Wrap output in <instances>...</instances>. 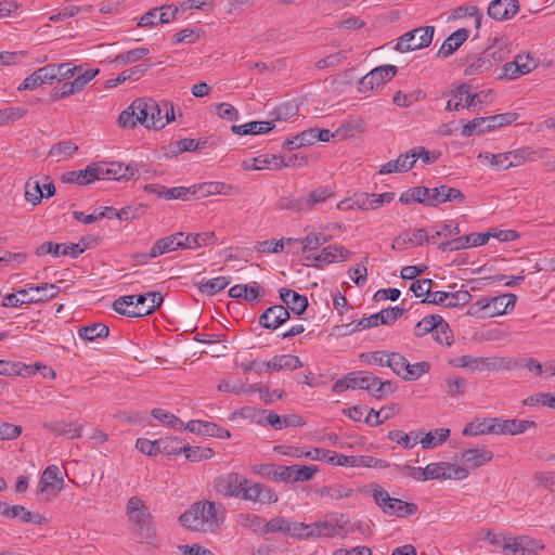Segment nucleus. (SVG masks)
I'll list each match as a JSON object with an SVG mask.
<instances>
[{
  "mask_svg": "<svg viewBox=\"0 0 555 555\" xmlns=\"http://www.w3.org/2000/svg\"><path fill=\"white\" fill-rule=\"evenodd\" d=\"M225 518V507L214 501H198L184 511L179 520L183 527L191 531L215 533Z\"/></svg>",
  "mask_w": 555,
  "mask_h": 555,
  "instance_id": "nucleus-1",
  "label": "nucleus"
},
{
  "mask_svg": "<svg viewBox=\"0 0 555 555\" xmlns=\"http://www.w3.org/2000/svg\"><path fill=\"white\" fill-rule=\"evenodd\" d=\"M126 515L138 541L156 547L157 532L153 526V515L145 502L137 495L131 496L126 504Z\"/></svg>",
  "mask_w": 555,
  "mask_h": 555,
  "instance_id": "nucleus-2",
  "label": "nucleus"
},
{
  "mask_svg": "<svg viewBox=\"0 0 555 555\" xmlns=\"http://www.w3.org/2000/svg\"><path fill=\"white\" fill-rule=\"evenodd\" d=\"M164 298L158 292H149L140 295H128L117 298L113 302L115 312L129 318L145 317L158 309Z\"/></svg>",
  "mask_w": 555,
  "mask_h": 555,
  "instance_id": "nucleus-3",
  "label": "nucleus"
},
{
  "mask_svg": "<svg viewBox=\"0 0 555 555\" xmlns=\"http://www.w3.org/2000/svg\"><path fill=\"white\" fill-rule=\"evenodd\" d=\"M516 301L517 296L512 293L481 298L469 306L467 314L477 319L502 315L511 311L515 307Z\"/></svg>",
  "mask_w": 555,
  "mask_h": 555,
  "instance_id": "nucleus-4",
  "label": "nucleus"
},
{
  "mask_svg": "<svg viewBox=\"0 0 555 555\" xmlns=\"http://www.w3.org/2000/svg\"><path fill=\"white\" fill-rule=\"evenodd\" d=\"M449 363L454 367H463L469 369L475 372H491V371H500V370H512L516 367V362L511 358H500V357H478L474 358L472 356H461L454 358L449 361Z\"/></svg>",
  "mask_w": 555,
  "mask_h": 555,
  "instance_id": "nucleus-5",
  "label": "nucleus"
},
{
  "mask_svg": "<svg viewBox=\"0 0 555 555\" xmlns=\"http://www.w3.org/2000/svg\"><path fill=\"white\" fill-rule=\"evenodd\" d=\"M404 312L403 308L399 307H389L387 309H383L378 313L372 314L370 317H364L356 322L350 324H345L339 326V328L345 330L343 335L351 334L353 332L363 331L366 328L376 327L378 325H391L393 324Z\"/></svg>",
  "mask_w": 555,
  "mask_h": 555,
  "instance_id": "nucleus-6",
  "label": "nucleus"
},
{
  "mask_svg": "<svg viewBox=\"0 0 555 555\" xmlns=\"http://www.w3.org/2000/svg\"><path fill=\"white\" fill-rule=\"evenodd\" d=\"M492 94V90H483L479 93L472 94L470 86L468 83H461L454 89L450 90V95L453 100H449L446 105V111H459L461 108L475 107L478 104L487 103Z\"/></svg>",
  "mask_w": 555,
  "mask_h": 555,
  "instance_id": "nucleus-7",
  "label": "nucleus"
},
{
  "mask_svg": "<svg viewBox=\"0 0 555 555\" xmlns=\"http://www.w3.org/2000/svg\"><path fill=\"white\" fill-rule=\"evenodd\" d=\"M518 117V113L508 112L488 117L474 118L463 126L461 134L463 137H472L476 133L491 131L499 127L511 125L512 122L516 121Z\"/></svg>",
  "mask_w": 555,
  "mask_h": 555,
  "instance_id": "nucleus-8",
  "label": "nucleus"
},
{
  "mask_svg": "<svg viewBox=\"0 0 555 555\" xmlns=\"http://www.w3.org/2000/svg\"><path fill=\"white\" fill-rule=\"evenodd\" d=\"M373 498L382 511L390 516L403 518L414 515L418 511V506L415 503L391 498L389 493L380 486H376L374 488Z\"/></svg>",
  "mask_w": 555,
  "mask_h": 555,
  "instance_id": "nucleus-9",
  "label": "nucleus"
},
{
  "mask_svg": "<svg viewBox=\"0 0 555 555\" xmlns=\"http://www.w3.org/2000/svg\"><path fill=\"white\" fill-rule=\"evenodd\" d=\"M431 333L435 340L439 344L451 346L452 334L448 323L438 314H431L423 318L414 326V336L423 337Z\"/></svg>",
  "mask_w": 555,
  "mask_h": 555,
  "instance_id": "nucleus-10",
  "label": "nucleus"
},
{
  "mask_svg": "<svg viewBox=\"0 0 555 555\" xmlns=\"http://www.w3.org/2000/svg\"><path fill=\"white\" fill-rule=\"evenodd\" d=\"M434 33V26L415 28L398 38L395 49L399 52H410L427 48L433 41Z\"/></svg>",
  "mask_w": 555,
  "mask_h": 555,
  "instance_id": "nucleus-11",
  "label": "nucleus"
},
{
  "mask_svg": "<svg viewBox=\"0 0 555 555\" xmlns=\"http://www.w3.org/2000/svg\"><path fill=\"white\" fill-rule=\"evenodd\" d=\"M341 526H334L330 521L319 520L312 524H305L295 521V526L293 527V537L300 539H314V538H332L338 533V529H341Z\"/></svg>",
  "mask_w": 555,
  "mask_h": 555,
  "instance_id": "nucleus-12",
  "label": "nucleus"
},
{
  "mask_svg": "<svg viewBox=\"0 0 555 555\" xmlns=\"http://www.w3.org/2000/svg\"><path fill=\"white\" fill-rule=\"evenodd\" d=\"M468 469L447 462L430 463L424 467V481L430 479L462 480L468 477Z\"/></svg>",
  "mask_w": 555,
  "mask_h": 555,
  "instance_id": "nucleus-13",
  "label": "nucleus"
},
{
  "mask_svg": "<svg viewBox=\"0 0 555 555\" xmlns=\"http://www.w3.org/2000/svg\"><path fill=\"white\" fill-rule=\"evenodd\" d=\"M94 169L98 180L129 181L138 172L137 167L119 162L95 164Z\"/></svg>",
  "mask_w": 555,
  "mask_h": 555,
  "instance_id": "nucleus-14",
  "label": "nucleus"
},
{
  "mask_svg": "<svg viewBox=\"0 0 555 555\" xmlns=\"http://www.w3.org/2000/svg\"><path fill=\"white\" fill-rule=\"evenodd\" d=\"M240 499L264 505L275 503L278 494L273 488L261 482L250 483L246 478V486L242 487Z\"/></svg>",
  "mask_w": 555,
  "mask_h": 555,
  "instance_id": "nucleus-15",
  "label": "nucleus"
},
{
  "mask_svg": "<svg viewBox=\"0 0 555 555\" xmlns=\"http://www.w3.org/2000/svg\"><path fill=\"white\" fill-rule=\"evenodd\" d=\"M397 72L398 68L395 65H382L372 69L360 79L359 91L367 92L373 90L375 87L390 81Z\"/></svg>",
  "mask_w": 555,
  "mask_h": 555,
  "instance_id": "nucleus-16",
  "label": "nucleus"
},
{
  "mask_svg": "<svg viewBox=\"0 0 555 555\" xmlns=\"http://www.w3.org/2000/svg\"><path fill=\"white\" fill-rule=\"evenodd\" d=\"M244 486H246V478L237 473L221 475L214 481L215 490L223 496L240 499Z\"/></svg>",
  "mask_w": 555,
  "mask_h": 555,
  "instance_id": "nucleus-17",
  "label": "nucleus"
},
{
  "mask_svg": "<svg viewBox=\"0 0 555 555\" xmlns=\"http://www.w3.org/2000/svg\"><path fill=\"white\" fill-rule=\"evenodd\" d=\"M279 475V481L283 482H304L312 479V477L319 472L318 466L307 465H281Z\"/></svg>",
  "mask_w": 555,
  "mask_h": 555,
  "instance_id": "nucleus-18",
  "label": "nucleus"
},
{
  "mask_svg": "<svg viewBox=\"0 0 555 555\" xmlns=\"http://www.w3.org/2000/svg\"><path fill=\"white\" fill-rule=\"evenodd\" d=\"M289 319V311L282 305H274L259 317V324L268 330H276Z\"/></svg>",
  "mask_w": 555,
  "mask_h": 555,
  "instance_id": "nucleus-19",
  "label": "nucleus"
},
{
  "mask_svg": "<svg viewBox=\"0 0 555 555\" xmlns=\"http://www.w3.org/2000/svg\"><path fill=\"white\" fill-rule=\"evenodd\" d=\"M183 232H178L162 238H158L150 249V256L158 257L167 253L177 250L179 248L184 249L186 242H183Z\"/></svg>",
  "mask_w": 555,
  "mask_h": 555,
  "instance_id": "nucleus-20",
  "label": "nucleus"
},
{
  "mask_svg": "<svg viewBox=\"0 0 555 555\" xmlns=\"http://www.w3.org/2000/svg\"><path fill=\"white\" fill-rule=\"evenodd\" d=\"M519 10L517 0H493L489 3L488 15L495 21L512 18Z\"/></svg>",
  "mask_w": 555,
  "mask_h": 555,
  "instance_id": "nucleus-21",
  "label": "nucleus"
},
{
  "mask_svg": "<svg viewBox=\"0 0 555 555\" xmlns=\"http://www.w3.org/2000/svg\"><path fill=\"white\" fill-rule=\"evenodd\" d=\"M273 450L280 454L293 456V457H308L314 461H330L328 456H333L330 453V450L314 448L308 452H305L301 448L298 447H286V446H275Z\"/></svg>",
  "mask_w": 555,
  "mask_h": 555,
  "instance_id": "nucleus-22",
  "label": "nucleus"
},
{
  "mask_svg": "<svg viewBox=\"0 0 555 555\" xmlns=\"http://www.w3.org/2000/svg\"><path fill=\"white\" fill-rule=\"evenodd\" d=\"M53 64L40 67L28 77L25 78L23 83L18 87V90H34L43 83H53Z\"/></svg>",
  "mask_w": 555,
  "mask_h": 555,
  "instance_id": "nucleus-23",
  "label": "nucleus"
},
{
  "mask_svg": "<svg viewBox=\"0 0 555 555\" xmlns=\"http://www.w3.org/2000/svg\"><path fill=\"white\" fill-rule=\"evenodd\" d=\"M60 468L55 465L48 466L39 480V491L41 493L53 491L54 494L63 489L64 480L62 477H59Z\"/></svg>",
  "mask_w": 555,
  "mask_h": 555,
  "instance_id": "nucleus-24",
  "label": "nucleus"
},
{
  "mask_svg": "<svg viewBox=\"0 0 555 555\" xmlns=\"http://www.w3.org/2000/svg\"><path fill=\"white\" fill-rule=\"evenodd\" d=\"M43 428L49 430L55 436H63L69 439L81 437L82 425L78 423H67L65 421L47 422L43 424Z\"/></svg>",
  "mask_w": 555,
  "mask_h": 555,
  "instance_id": "nucleus-25",
  "label": "nucleus"
},
{
  "mask_svg": "<svg viewBox=\"0 0 555 555\" xmlns=\"http://www.w3.org/2000/svg\"><path fill=\"white\" fill-rule=\"evenodd\" d=\"M431 202L430 207H436L439 204L446 202H456L463 203L465 199L464 194L461 190L455 188H450L448 185H440L438 188L431 189Z\"/></svg>",
  "mask_w": 555,
  "mask_h": 555,
  "instance_id": "nucleus-26",
  "label": "nucleus"
},
{
  "mask_svg": "<svg viewBox=\"0 0 555 555\" xmlns=\"http://www.w3.org/2000/svg\"><path fill=\"white\" fill-rule=\"evenodd\" d=\"M281 300L297 315H301L308 308V298L289 288L279 291Z\"/></svg>",
  "mask_w": 555,
  "mask_h": 555,
  "instance_id": "nucleus-27",
  "label": "nucleus"
},
{
  "mask_svg": "<svg viewBox=\"0 0 555 555\" xmlns=\"http://www.w3.org/2000/svg\"><path fill=\"white\" fill-rule=\"evenodd\" d=\"M493 459V453L486 447L465 450L461 460L469 468H478Z\"/></svg>",
  "mask_w": 555,
  "mask_h": 555,
  "instance_id": "nucleus-28",
  "label": "nucleus"
},
{
  "mask_svg": "<svg viewBox=\"0 0 555 555\" xmlns=\"http://www.w3.org/2000/svg\"><path fill=\"white\" fill-rule=\"evenodd\" d=\"M468 36L469 30L466 28L455 30L443 41L437 56L449 57L467 40Z\"/></svg>",
  "mask_w": 555,
  "mask_h": 555,
  "instance_id": "nucleus-29",
  "label": "nucleus"
},
{
  "mask_svg": "<svg viewBox=\"0 0 555 555\" xmlns=\"http://www.w3.org/2000/svg\"><path fill=\"white\" fill-rule=\"evenodd\" d=\"M263 413H266L263 424L270 425L276 430L305 424L302 417L296 414L281 416L272 411H263Z\"/></svg>",
  "mask_w": 555,
  "mask_h": 555,
  "instance_id": "nucleus-30",
  "label": "nucleus"
},
{
  "mask_svg": "<svg viewBox=\"0 0 555 555\" xmlns=\"http://www.w3.org/2000/svg\"><path fill=\"white\" fill-rule=\"evenodd\" d=\"M266 371L280 372V371H294L302 366L301 361L297 356L282 354L275 356L271 360L263 363Z\"/></svg>",
  "mask_w": 555,
  "mask_h": 555,
  "instance_id": "nucleus-31",
  "label": "nucleus"
},
{
  "mask_svg": "<svg viewBox=\"0 0 555 555\" xmlns=\"http://www.w3.org/2000/svg\"><path fill=\"white\" fill-rule=\"evenodd\" d=\"M95 164H91L87 166L82 170L77 171H67L62 175L61 180L64 183H76L78 185H88L95 180H98V176L95 173Z\"/></svg>",
  "mask_w": 555,
  "mask_h": 555,
  "instance_id": "nucleus-32",
  "label": "nucleus"
},
{
  "mask_svg": "<svg viewBox=\"0 0 555 555\" xmlns=\"http://www.w3.org/2000/svg\"><path fill=\"white\" fill-rule=\"evenodd\" d=\"M415 164V158L413 159L411 156V152L400 154L397 159L389 160L385 165L380 167L378 170L379 175H388L392 172H406L409 171Z\"/></svg>",
  "mask_w": 555,
  "mask_h": 555,
  "instance_id": "nucleus-33",
  "label": "nucleus"
},
{
  "mask_svg": "<svg viewBox=\"0 0 555 555\" xmlns=\"http://www.w3.org/2000/svg\"><path fill=\"white\" fill-rule=\"evenodd\" d=\"M430 194H431V189H429V188H426V186L411 188V189L404 191L400 195L399 202L404 205H409V204L415 202V203H420V204H423L426 206H430V202H431Z\"/></svg>",
  "mask_w": 555,
  "mask_h": 555,
  "instance_id": "nucleus-34",
  "label": "nucleus"
},
{
  "mask_svg": "<svg viewBox=\"0 0 555 555\" xmlns=\"http://www.w3.org/2000/svg\"><path fill=\"white\" fill-rule=\"evenodd\" d=\"M168 111H171V102L154 100L153 111H150V129H163L168 124V119L164 118V114H168Z\"/></svg>",
  "mask_w": 555,
  "mask_h": 555,
  "instance_id": "nucleus-35",
  "label": "nucleus"
},
{
  "mask_svg": "<svg viewBox=\"0 0 555 555\" xmlns=\"http://www.w3.org/2000/svg\"><path fill=\"white\" fill-rule=\"evenodd\" d=\"M150 65L138 64L131 68L121 72L116 78L108 79L105 82V88H114L127 80H138L149 69Z\"/></svg>",
  "mask_w": 555,
  "mask_h": 555,
  "instance_id": "nucleus-36",
  "label": "nucleus"
},
{
  "mask_svg": "<svg viewBox=\"0 0 555 555\" xmlns=\"http://www.w3.org/2000/svg\"><path fill=\"white\" fill-rule=\"evenodd\" d=\"M153 99H137L131 103V109L134 111L138 124L150 129V111H153Z\"/></svg>",
  "mask_w": 555,
  "mask_h": 555,
  "instance_id": "nucleus-37",
  "label": "nucleus"
},
{
  "mask_svg": "<svg viewBox=\"0 0 555 555\" xmlns=\"http://www.w3.org/2000/svg\"><path fill=\"white\" fill-rule=\"evenodd\" d=\"M283 168L282 156L276 155H259L253 158V165L248 166L246 162L244 163V169L249 170H262V169H275L279 170Z\"/></svg>",
  "mask_w": 555,
  "mask_h": 555,
  "instance_id": "nucleus-38",
  "label": "nucleus"
},
{
  "mask_svg": "<svg viewBox=\"0 0 555 555\" xmlns=\"http://www.w3.org/2000/svg\"><path fill=\"white\" fill-rule=\"evenodd\" d=\"M333 196L334 191L330 186H319L312 190L306 197H304L306 211L314 209L318 204H322Z\"/></svg>",
  "mask_w": 555,
  "mask_h": 555,
  "instance_id": "nucleus-39",
  "label": "nucleus"
},
{
  "mask_svg": "<svg viewBox=\"0 0 555 555\" xmlns=\"http://www.w3.org/2000/svg\"><path fill=\"white\" fill-rule=\"evenodd\" d=\"M323 251V262L326 264L333 263L335 261H347L352 256V253L340 245H327L322 248Z\"/></svg>",
  "mask_w": 555,
  "mask_h": 555,
  "instance_id": "nucleus-40",
  "label": "nucleus"
},
{
  "mask_svg": "<svg viewBox=\"0 0 555 555\" xmlns=\"http://www.w3.org/2000/svg\"><path fill=\"white\" fill-rule=\"evenodd\" d=\"M217 236L214 231L196 233V234H188L183 242H186L184 249H195L202 246H207L216 243Z\"/></svg>",
  "mask_w": 555,
  "mask_h": 555,
  "instance_id": "nucleus-41",
  "label": "nucleus"
},
{
  "mask_svg": "<svg viewBox=\"0 0 555 555\" xmlns=\"http://www.w3.org/2000/svg\"><path fill=\"white\" fill-rule=\"evenodd\" d=\"M225 184L222 182H205L191 186V196L195 198L208 197L223 193Z\"/></svg>",
  "mask_w": 555,
  "mask_h": 555,
  "instance_id": "nucleus-42",
  "label": "nucleus"
},
{
  "mask_svg": "<svg viewBox=\"0 0 555 555\" xmlns=\"http://www.w3.org/2000/svg\"><path fill=\"white\" fill-rule=\"evenodd\" d=\"M421 435H423V431L405 434L402 430L395 429L390 430L387 437L389 440L401 444L404 449H412L418 442Z\"/></svg>",
  "mask_w": 555,
  "mask_h": 555,
  "instance_id": "nucleus-43",
  "label": "nucleus"
},
{
  "mask_svg": "<svg viewBox=\"0 0 555 555\" xmlns=\"http://www.w3.org/2000/svg\"><path fill=\"white\" fill-rule=\"evenodd\" d=\"M315 142V130H305L283 142L282 146L286 150H294L301 146L311 145Z\"/></svg>",
  "mask_w": 555,
  "mask_h": 555,
  "instance_id": "nucleus-44",
  "label": "nucleus"
},
{
  "mask_svg": "<svg viewBox=\"0 0 555 555\" xmlns=\"http://www.w3.org/2000/svg\"><path fill=\"white\" fill-rule=\"evenodd\" d=\"M299 112V107L296 103L289 101L281 103L274 107L270 113L273 121H284L295 117Z\"/></svg>",
  "mask_w": 555,
  "mask_h": 555,
  "instance_id": "nucleus-45",
  "label": "nucleus"
},
{
  "mask_svg": "<svg viewBox=\"0 0 555 555\" xmlns=\"http://www.w3.org/2000/svg\"><path fill=\"white\" fill-rule=\"evenodd\" d=\"M450 437L449 428H438L427 433L422 439L421 443L424 449H434L440 446Z\"/></svg>",
  "mask_w": 555,
  "mask_h": 555,
  "instance_id": "nucleus-46",
  "label": "nucleus"
},
{
  "mask_svg": "<svg viewBox=\"0 0 555 555\" xmlns=\"http://www.w3.org/2000/svg\"><path fill=\"white\" fill-rule=\"evenodd\" d=\"M78 333L82 339L92 341L96 338H106L109 335V327L103 323H92L82 326Z\"/></svg>",
  "mask_w": 555,
  "mask_h": 555,
  "instance_id": "nucleus-47",
  "label": "nucleus"
},
{
  "mask_svg": "<svg viewBox=\"0 0 555 555\" xmlns=\"http://www.w3.org/2000/svg\"><path fill=\"white\" fill-rule=\"evenodd\" d=\"M535 152L531 147H520L513 151L506 152L508 156V169L512 167H518L526 162H531L534 159L533 155Z\"/></svg>",
  "mask_w": 555,
  "mask_h": 555,
  "instance_id": "nucleus-48",
  "label": "nucleus"
},
{
  "mask_svg": "<svg viewBox=\"0 0 555 555\" xmlns=\"http://www.w3.org/2000/svg\"><path fill=\"white\" fill-rule=\"evenodd\" d=\"M28 289L36 291L39 294L37 297L27 298V302H34V304L48 301L49 299L54 298L60 292L59 286H56L55 284H48V283L39 285V286H30Z\"/></svg>",
  "mask_w": 555,
  "mask_h": 555,
  "instance_id": "nucleus-49",
  "label": "nucleus"
},
{
  "mask_svg": "<svg viewBox=\"0 0 555 555\" xmlns=\"http://www.w3.org/2000/svg\"><path fill=\"white\" fill-rule=\"evenodd\" d=\"M478 160L482 164H488L489 166L499 169L506 170L508 169V156L505 153L492 154L490 152H481L477 156Z\"/></svg>",
  "mask_w": 555,
  "mask_h": 555,
  "instance_id": "nucleus-50",
  "label": "nucleus"
},
{
  "mask_svg": "<svg viewBox=\"0 0 555 555\" xmlns=\"http://www.w3.org/2000/svg\"><path fill=\"white\" fill-rule=\"evenodd\" d=\"M485 57L491 61V67L506 60L508 51L503 42L498 39L494 40L487 49L483 50Z\"/></svg>",
  "mask_w": 555,
  "mask_h": 555,
  "instance_id": "nucleus-51",
  "label": "nucleus"
},
{
  "mask_svg": "<svg viewBox=\"0 0 555 555\" xmlns=\"http://www.w3.org/2000/svg\"><path fill=\"white\" fill-rule=\"evenodd\" d=\"M230 284V278L228 276H218L215 279L207 280L205 282L199 283V292L207 296H212L222 289H224Z\"/></svg>",
  "mask_w": 555,
  "mask_h": 555,
  "instance_id": "nucleus-52",
  "label": "nucleus"
},
{
  "mask_svg": "<svg viewBox=\"0 0 555 555\" xmlns=\"http://www.w3.org/2000/svg\"><path fill=\"white\" fill-rule=\"evenodd\" d=\"M405 371L401 376L404 380H417L422 375L427 374L430 371V363L427 361H421L411 364L409 361L404 364Z\"/></svg>",
  "mask_w": 555,
  "mask_h": 555,
  "instance_id": "nucleus-53",
  "label": "nucleus"
},
{
  "mask_svg": "<svg viewBox=\"0 0 555 555\" xmlns=\"http://www.w3.org/2000/svg\"><path fill=\"white\" fill-rule=\"evenodd\" d=\"M78 151V145L73 141H61L51 146L48 155L51 157H55L57 160L62 158L69 157L74 155Z\"/></svg>",
  "mask_w": 555,
  "mask_h": 555,
  "instance_id": "nucleus-54",
  "label": "nucleus"
},
{
  "mask_svg": "<svg viewBox=\"0 0 555 555\" xmlns=\"http://www.w3.org/2000/svg\"><path fill=\"white\" fill-rule=\"evenodd\" d=\"M352 490L341 485L324 486L317 490L322 499L340 500L350 496Z\"/></svg>",
  "mask_w": 555,
  "mask_h": 555,
  "instance_id": "nucleus-55",
  "label": "nucleus"
},
{
  "mask_svg": "<svg viewBox=\"0 0 555 555\" xmlns=\"http://www.w3.org/2000/svg\"><path fill=\"white\" fill-rule=\"evenodd\" d=\"M465 62L467 66L464 69V74L467 76L482 74L491 68V61L481 53L479 57L469 62V57L467 56Z\"/></svg>",
  "mask_w": 555,
  "mask_h": 555,
  "instance_id": "nucleus-56",
  "label": "nucleus"
},
{
  "mask_svg": "<svg viewBox=\"0 0 555 555\" xmlns=\"http://www.w3.org/2000/svg\"><path fill=\"white\" fill-rule=\"evenodd\" d=\"M295 526V521L291 522L282 517H274L266 522L263 527V532H284L288 533L293 537V527Z\"/></svg>",
  "mask_w": 555,
  "mask_h": 555,
  "instance_id": "nucleus-57",
  "label": "nucleus"
},
{
  "mask_svg": "<svg viewBox=\"0 0 555 555\" xmlns=\"http://www.w3.org/2000/svg\"><path fill=\"white\" fill-rule=\"evenodd\" d=\"M466 387L467 382L463 377L452 376L444 380V391L450 397L463 396Z\"/></svg>",
  "mask_w": 555,
  "mask_h": 555,
  "instance_id": "nucleus-58",
  "label": "nucleus"
},
{
  "mask_svg": "<svg viewBox=\"0 0 555 555\" xmlns=\"http://www.w3.org/2000/svg\"><path fill=\"white\" fill-rule=\"evenodd\" d=\"M185 457L191 462H199L202 460L211 459L215 454L210 448L202 447H190L188 444L182 446Z\"/></svg>",
  "mask_w": 555,
  "mask_h": 555,
  "instance_id": "nucleus-59",
  "label": "nucleus"
},
{
  "mask_svg": "<svg viewBox=\"0 0 555 555\" xmlns=\"http://www.w3.org/2000/svg\"><path fill=\"white\" fill-rule=\"evenodd\" d=\"M99 238L93 235H87L82 236L79 241V243H72L69 244V247H67L69 250L64 249V254H69L73 258H77L80 254H82L87 248L91 247L93 244H98Z\"/></svg>",
  "mask_w": 555,
  "mask_h": 555,
  "instance_id": "nucleus-60",
  "label": "nucleus"
},
{
  "mask_svg": "<svg viewBox=\"0 0 555 555\" xmlns=\"http://www.w3.org/2000/svg\"><path fill=\"white\" fill-rule=\"evenodd\" d=\"M537 423L528 420H505V431L506 435L522 434L529 428H535Z\"/></svg>",
  "mask_w": 555,
  "mask_h": 555,
  "instance_id": "nucleus-61",
  "label": "nucleus"
},
{
  "mask_svg": "<svg viewBox=\"0 0 555 555\" xmlns=\"http://www.w3.org/2000/svg\"><path fill=\"white\" fill-rule=\"evenodd\" d=\"M44 196L42 188L37 180L29 179L25 184V198L34 206L38 205Z\"/></svg>",
  "mask_w": 555,
  "mask_h": 555,
  "instance_id": "nucleus-62",
  "label": "nucleus"
},
{
  "mask_svg": "<svg viewBox=\"0 0 555 555\" xmlns=\"http://www.w3.org/2000/svg\"><path fill=\"white\" fill-rule=\"evenodd\" d=\"M518 545L521 548V554L519 555H538L537 552L544 548L543 544L529 535H518Z\"/></svg>",
  "mask_w": 555,
  "mask_h": 555,
  "instance_id": "nucleus-63",
  "label": "nucleus"
},
{
  "mask_svg": "<svg viewBox=\"0 0 555 555\" xmlns=\"http://www.w3.org/2000/svg\"><path fill=\"white\" fill-rule=\"evenodd\" d=\"M525 405L533 406L535 404L545 405L555 409V393L540 392L530 396L524 400Z\"/></svg>",
  "mask_w": 555,
  "mask_h": 555,
  "instance_id": "nucleus-64",
  "label": "nucleus"
}]
</instances>
